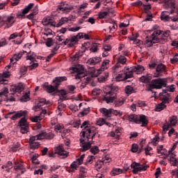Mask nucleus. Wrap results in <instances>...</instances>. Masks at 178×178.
Here are the masks:
<instances>
[{
	"mask_svg": "<svg viewBox=\"0 0 178 178\" xmlns=\"http://www.w3.org/2000/svg\"><path fill=\"white\" fill-rule=\"evenodd\" d=\"M109 76V73L108 72H104L103 74H102L99 78H97V80L99 83H104V81H106V79H108Z\"/></svg>",
	"mask_w": 178,
	"mask_h": 178,
	"instance_id": "26",
	"label": "nucleus"
},
{
	"mask_svg": "<svg viewBox=\"0 0 178 178\" xmlns=\"http://www.w3.org/2000/svg\"><path fill=\"white\" fill-rule=\"evenodd\" d=\"M135 72L133 71V68H131V70L127 72L124 73V80L126 81H127V79H131V77H133V73H134Z\"/></svg>",
	"mask_w": 178,
	"mask_h": 178,
	"instance_id": "31",
	"label": "nucleus"
},
{
	"mask_svg": "<svg viewBox=\"0 0 178 178\" xmlns=\"http://www.w3.org/2000/svg\"><path fill=\"white\" fill-rule=\"evenodd\" d=\"M170 123L171 126H176L177 124V116L172 115L170 118Z\"/></svg>",
	"mask_w": 178,
	"mask_h": 178,
	"instance_id": "35",
	"label": "nucleus"
},
{
	"mask_svg": "<svg viewBox=\"0 0 178 178\" xmlns=\"http://www.w3.org/2000/svg\"><path fill=\"white\" fill-rule=\"evenodd\" d=\"M8 92L9 90H8V88H4L3 91L0 92V97H2V95H8Z\"/></svg>",
	"mask_w": 178,
	"mask_h": 178,
	"instance_id": "63",
	"label": "nucleus"
},
{
	"mask_svg": "<svg viewBox=\"0 0 178 178\" xmlns=\"http://www.w3.org/2000/svg\"><path fill=\"white\" fill-rule=\"evenodd\" d=\"M15 17L13 16H8L7 17V19L6 20V27L5 29H9V27H12L13 26V23H15V21L13 20Z\"/></svg>",
	"mask_w": 178,
	"mask_h": 178,
	"instance_id": "23",
	"label": "nucleus"
},
{
	"mask_svg": "<svg viewBox=\"0 0 178 178\" xmlns=\"http://www.w3.org/2000/svg\"><path fill=\"white\" fill-rule=\"evenodd\" d=\"M115 80L117 81H123V80H124V76H123V74H120L115 76Z\"/></svg>",
	"mask_w": 178,
	"mask_h": 178,
	"instance_id": "61",
	"label": "nucleus"
},
{
	"mask_svg": "<svg viewBox=\"0 0 178 178\" xmlns=\"http://www.w3.org/2000/svg\"><path fill=\"white\" fill-rule=\"evenodd\" d=\"M47 105L48 103H47V100L45 99H40L39 100V104H37V106H35V108H40V106H42V105Z\"/></svg>",
	"mask_w": 178,
	"mask_h": 178,
	"instance_id": "45",
	"label": "nucleus"
},
{
	"mask_svg": "<svg viewBox=\"0 0 178 178\" xmlns=\"http://www.w3.org/2000/svg\"><path fill=\"white\" fill-rule=\"evenodd\" d=\"M169 13H170L169 11H163L161 15V19L164 22H169L170 20Z\"/></svg>",
	"mask_w": 178,
	"mask_h": 178,
	"instance_id": "25",
	"label": "nucleus"
},
{
	"mask_svg": "<svg viewBox=\"0 0 178 178\" xmlns=\"http://www.w3.org/2000/svg\"><path fill=\"white\" fill-rule=\"evenodd\" d=\"M19 131L22 133V134H26V133H29V125H22L21 127H19Z\"/></svg>",
	"mask_w": 178,
	"mask_h": 178,
	"instance_id": "32",
	"label": "nucleus"
},
{
	"mask_svg": "<svg viewBox=\"0 0 178 178\" xmlns=\"http://www.w3.org/2000/svg\"><path fill=\"white\" fill-rule=\"evenodd\" d=\"M118 63L113 67V73L114 74H118L120 70L119 68L120 67V64L121 65H124L126 64V62H127V58H126L124 56H120L118 58Z\"/></svg>",
	"mask_w": 178,
	"mask_h": 178,
	"instance_id": "7",
	"label": "nucleus"
},
{
	"mask_svg": "<svg viewBox=\"0 0 178 178\" xmlns=\"http://www.w3.org/2000/svg\"><path fill=\"white\" fill-rule=\"evenodd\" d=\"M113 109L110 108V109H106V108H100V112L101 113H102L103 115H104V116H109V115H111V113H112Z\"/></svg>",
	"mask_w": 178,
	"mask_h": 178,
	"instance_id": "28",
	"label": "nucleus"
},
{
	"mask_svg": "<svg viewBox=\"0 0 178 178\" xmlns=\"http://www.w3.org/2000/svg\"><path fill=\"white\" fill-rule=\"evenodd\" d=\"M83 33H79L76 35H71L70 38H67L64 42H63L60 45H67L70 48L74 47L79 42V40L83 38Z\"/></svg>",
	"mask_w": 178,
	"mask_h": 178,
	"instance_id": "5",
	"label": "nucleus"
},
{
	"mask_svg": "<svg viewBox=\"0 0 178 178\" xmlns=\"http://www.w3.org/2000/svg\"><path fill=\"white\" fill-rule=\"evenodd\" d=\"M77 165H79V162L77 161H74L71 165L70 167L72 169V172L74 170H77Z\"/></svg>",
	"mask_w": 178,
	"mask_h": 178,
	"instance_id": "52",
	"label": "nucleus"
},
{
	"mask_svg": "<svg viewBox=\"0 0 178 178\" xmlns=\"http://www.w3.org/2000/svg\"><path fill=\"white\" fill-rule=\"evenodd\" d=\"M72 70L77 73L75 75V79H83V77H86V73H84V68L82 65H78L76 67H72Z\"/></svg>",
	"mask_w": 178,
	"mask_h": 178,
	"instance_id": "8",
	"label": "nucleus"
},
{
	"mask_svg": "<svg viewBox=\"0 0 178 178\" xmlns=\"http://www.w3.org/2000/svg\"><path fill=\"white\" fill-rule=\"evenodd\" d=\"M158 140H159V136L156 135L155 137L152 139L151 144L154 146L156 145V144H158Z\"/></svg>",
	"mask_w": 178,
	"mask_h": 178,
	"instance_id": "59",
	"label": "nucleus"
},
{
	"mask_svg": "<svg viewBox=\"0 0 178 178\" xmlns=\"http://www.w3.org/2000/svg\"><path fill=\"white\" fill-rule=\"evenodd\" d=\"M24 90V86L23 83H19L18 85L15 86V91L16 92H22Z\"/></svg>",
	"mask_w": 178,
	"mask_h": 178,
	"instance_id": "42",
	"label": "nucleus"
},
{
	"mask_svg": "<svg viewBox=\"0 0 178 178\" xmlns=\"http://www.w3.org/2000/svg\"><path fill=\"white\" fill-rule=\"evenodd\" d=\"M139 72H144L145 69L142 65H137L136 67H132V72H137V74H138Z\"/></svg>",
	"mask_w": 178,
	"mask_h": 178,
	"instance_id": "40",
	"label": "nucleus"
},
{
	"mask_svg": "<svg viewBox=\"0 0 178 178\" xmlns=\"http://www.w3.org/2000/svg\"><path fill=\"white\" fill-rule=\"evenodd\" d=\"M140 166H141V163H136V161L132 163V164L131 165V169H134L132 172L134 175H137V173H138V168H140Z\"/></svg>",
	"mask_w": 178,
	"mask_h": 178,
	"instance_id": "24",
	"label": "nucleus"
},
{
	"mask_svg": "<svg viewBox=\"0 0 178 178\" xmlns=\"http://www.w3.org/2000/svg\"><path fill=\"white\" fill-rule=\"evenodd\" d=\"M35 55L34 53H31L26 56V60H31V62H34L35 60Z\"/></svg>",
	"mask_w": 178,
	"mask_h": 178,
	"instance_id": "41",
	"label": "nucleus"
},
{
	"mask_svg": "<svg viewBox=\"0 0 178 178\" xmlns=\"http://www.w3.org/2000/svg\"><path fill=\"white\" fill-rule=\"evenodd\" d=\"M177 144H178V140H177L172 145V147H171V149L168 151V155H170L171 152H173V151H175V149H176V147H177Z\"/></svg>",
	"mask_w": 178,
	"mask_h": 178,
	"instance_id": "60",
	"label": "nucleus"
},
{
	"mask_svg": "<svg viewBox=\"0 0 178 178\" xmlns=\"http://www.w3.org/2000/svg\"><path fill=\"white\" fill-rule=\"evenodd\" d=\"M44 115H47V110H42V112L40 113V115L31 117V120L34 123H38V122H40L42 120Z\"/></svg>",
	"mask_w": 178,
	"mask_h": 178,
	"instance_id": "16",
	"label": "nucleus"
},
{
	"mask_svg": "<svg viewBox=\"0 0 178 178\" xmlns=\"http://www.w3.org/2000/svg\"><path fill=\"white\" fill-rule=\"evenodd\" d=\"M151 80H152V76L150 74H147L146 75L142 76L139 79V81H140V83H144L145 84H148Z\"/></svg>",
	"mask_w": 178,
	"mask_h": 178,
	"instance_id": "19",
	"label": "nucleus"
},
{
	"mask_svg": "<svg viewBox=\"0 0 178 178\" xmlns=\"http://www.w3.org/2000/svg\"><path fill=\"white\" fill-rule=\"evenodd\" d=\"M101 60H102V58H101V57H93L88 60V63L90 66H95V65H97V63H99Z\"/></svg>",
	"mask_w": 178,
	"mask_h": 178,
	"instance_id": "20",
	"label": "nucleus"
},
{
	"mask_svg": "<svg viewBox=\"0 0 178 178\" xmlns=\"http://www.w3.org/2000/svg\"><path fill=\"white\" fill-rule=\"evenodd\" d=\"M168 84L166 83V79H156L151 81L149 84V88L147 91H152V90H161L163 87H166Z\"/></svg>",
	"mask_w": 178,
	"mask_h": 178,
	"instance_id": "3",
	"label": "nucleus"
},
{
	"mask_svg": "<svg viewBox=\"0 0 178 178\" xmlns=\"http://www.w3.org/2000/svg\"><path fill=\"white\" fill-rule=\"evenodd\" d=\"M55 137V135L52 132H42L40 133V138L41 140H52Z\"/></svg>",
	"mask_w": 178,
	"mask_h": 178,
	"instance_id": "18",
	"label": "nucleus"
},
{
	"mask_svg": "<svg viewBox=\"0 0 178 178\" xmlns=\"http://www.w3.org/2000/svg\"><path fill=\"white\" fill-rule=\"evenodd\" d=\"M34 6V3H31L26 6L25 8L23 9L22 14L17 15L18 19H23L27 15L28 12H30V10Z\"/></svg>",
	"mask_w": 178,
	"mask_h": 178,
	"instance_id": "14",
	"label": "nucleus"
},
{
	"mask_svg": "<svg viewBox=\"0 0 178 178\" xmlns=\"http://www.w3.org/2000/svg\"><path fill=\"white\" fill-rule=\"evenodd\" d=\"M27 115V111H18L14 115H13L10 119L12 120H16L19 119V118H22V116H26Z\"/></svg>",
	"mask_w": 178,
	"mask_h": 178,
	"instance_id": "21",
	"label": "nucleus"
},
{
	"mask_svg": "<svg viewBox=\"0 0 178 178\" xmlns=\"http://www.w3.org/2000/svg\"><path fill=\"white\" fill-rule=\"evenodd\" d=\"M37 140H42L40 134L31 137L29 139V143H35V141H37Z\"/></svg>",
	"mask_w": 178,
	"mask_h": 178,
	"instance_id": "37",
	"label": "nucleus"
},
{
	"mask_svg": "<svg viewBox=\"0 0 178 178\" xmlns=\"http://www.w3.org/2000/svg\"><path fill=\"white\" fill-rule=\"evenodd\" d=\"M161 33L162 31L157 30L152 34L151 37L146 36V40L145 41V44L148 48L152 47L154 44L161 42L159 35H161Z\"/></svg>",
	"mask_w": 178,
	"mask_h": 178,
	"instance_id": "4",
	"label": "nucleus"
},
{
	"mask_svg": "<svg viewBox=\"0 0 178 178\" xmlns=\"http://www.w3.org/2000/svg\"><path fill=\"white\" fill-rule=\"evenodd\" d=\"M18 126H29V122H27L26 118L24 117L19 121Z\"/></svg>",
	"mask_w": 178,
	"mask_h": 178,
	"instance_id": "38",
	"label": "nucleus"
},
{
	"mask_svg": "<svg viewBox=\"0 0 178 178\" xmlns=\"http://www.w3.org/2000/svg\"><path fill=\"white\" fill-rule=\"evenodd\" d=\"M124 104V99L122 97H120L117 101L115 102V106L119 107L122 106Z\"/></svg>",
	"mask_w": 178,
	"mask_h": 178,
	"instance_id": "39",
	"label": "nucleus"
},
{
	"mask_svg": "<svg viewBox=\"0 0 178 178\" xmlns=\"http://www.w3.org/2000/svg\"><path fill=\"white\" fill-rule=\"evenodd\" d=\"M80 142L82 143V148L81 149L82 152H85V151H88L91 148V145L94 144V140L88 141V143H84V139H80Z\"/></svg>",
	"mask_w": 178,
	"mask_h": 178,
	"instance_id": "13",
	"label": "nucleus"
},
{
	"mask_svg": "<svg viewBox=\"0 0 178 178\" xmlns=\"http://www.w3.org/2000/svg\"><path fill=\"white\" fill-rule=\"evenodd\" d=\"M55 154H57L59 155V156H61L63 159L67 158V156L69 155V152H66V150H65L63 148V145H60L58 147H57Z\"/></svg>",
	"mask_w": 178,
	"mask_h": 178,
	"instance_id": "10",
	"label": "nucleus"
},
{
	"mask_svg": "<svg viewBox=\"0 0 178 178\" xmlns=\"http://www.w3.org/2000/svg\"><path fill=\"white\" fill-rule=\"evenodd\" d=\"M46 45L47 47H52L54 45V40H52V38H48L47 41H46Z\"/></svg>",
	"mask_w": 178,
	"mask_h": 178,
	"instance_id": "54",
	"label": "nucleus"
},
{
	"mask_svg": "<svg viewBox=\"0 0 178 178\" xmlns=\"http://www.w3.org/2000/svg\"><path fill=\"white\" fill-rule=\"evenodd\" d=\"M106 13H107V16H109L110 17H112V16H115V11L112 8H107L106 10Z\"/></svg>",
	"mask_w": 178,
	"mask_h": 178,
	"instance_id": "48",
	"label": "nucleus"
},
{
	"mask_svg": "<svg viewBox=\"0 0 178 178\" xmlns=\"http://www.w3.org/2000/svg\"><path fill=\"white\" fill-rule=\"evenodd\" d=\"M108 29L110 30V33H112L113 31H115V30H116V28L115 27V22L114 21H112V22L109 23Z\"/></svg>",
	"mask_w": 178,
	"mask_h": 178,
	"instance_id": "47",
	"label": "nucleus"
},
{
	"mask_svg": "<svg viewBox=\"0 0 178 178\" xmlns=\"http://www.w3.org/2000/svg\"><path fill=\"white\" fill-rule=\"evenodd\" d=\"M160 99H161L162 102L159 104L155 108L156 112H161V111H163L165 108H166L165 104H169V99L170 98V95L169 93H166V90H163L162 92L159 93Z\"/></svg>",
	"mask_w": 178,
	"mask_h": 178,
	"instance_id": "2",
	"label": "nucleus"
},
{
	"mask_svg": "<svg viewBox=\"0 0 178 178\" xmlns=\"http://www.w3.org/2000/svg\"><path fill=\"white\" fill-rule=\"evenodd\" d=\"M60 83H56L55 86L52 85H48V83H44L43 85V88H45V90L47 92H49V94H51V92H55V91H59L58 90V88H59Z\"/></svg>",
	"mask_w": 178,
	"mask_h": 178,
	"instance_id": "11",
	"label": "nucleus"
},
{
	"mask_svg": "<svg viewBox=\"0 0 178 178\" xmlns=\"http://www.w3.org/2000/svg\"><path fill=\"white\" fill-rule=\"evenodd\" d=\"M109 62H111L109 60H104L102 62L101 67L99 70H97V72L96 74H94L92 76L98 77V76H99V74H101V72H104V70L108 69Z\"/></svg>",
	"mask_w": 178,
	"mask_h": 178,
	"instance_id": "12",
	"label": "nucleus"
},
{
	"mask_svg": "<svg viewBox=\"0 0 178 178\" xmlns=\"http://www.w3.org/2000/svg\"><path fill=\"white\" fill-rule=\"evenodd\" d=\"M172 166H177V159L172 157L169 159Z\"/></svg>",
	"mask_w": 178,
	"mask_h": 178,
	"instance_id": "50",
	"label": "nucleus"
},
{
	"mask_svg": "<svg viewBox=\"0 0 178 178\" xmlns=\"http://www.w3.org/2000/svg\"><path fill=\"white\" fill-rule=\"evenodd\" d=\"M142 123L141 127H146L148 124V118L145 115H140L138 118L137 124Z\"/></svg>",
	"mask_w": 178,
	"mask_h": 178,
	"instance_id": "17",
	"label": "nucleus"
},
{
	"mask_svg": "<svg viewBox=\"0 0 178 178\" xmlns=\"http://www.w3.org/2000/svg\"><path fill=\"white\" fill-rule=\"evenodd\" d=\"M89 49L93 53L97 52L98 51V46L97 45V43H93L92 47Z\"/></svg>",
	"mask_w": 178,
	"mask_h": 178,
	"instance_id": "51",
	"label": "nucleus"
},
{
	"mask_svg": "<svg viewBox=\"0 0 178 178\" xmlns=\"http://www.w3.org/2000/svg\"><path fill=\"white\" fill-rule=\"evenodd\" d=\"M67 81V78L66 76H57L53 80V83H62V81Z\"/></svg>",
	"mask_w": 178,
	"mask_h": 178,
	"instance_id": "30",
	"label": "nucleus"
},
{
	"mask_svg": "<svg viewBox=\"0 0 178 178\" xmlns=\"http://www.w3.org/2000/svg\"><path fill=\"white\" fill-rule=\"evenodd\" d=\"M69 22V19L66 17H62L58 23L57 24L58 27H60V26H63V24H65V23H67Z\"/></svg>",
	"mask_w": 178,
	"mask_h": 178,
	"instance_id": "33",
	"label": "nucleus"
},
{
	"mask_svg": "<svg viewBox=\"0 0 178 178\" xmlns=\"http://www.w3.org/2000/svg\"><path fill=\"white\" fill-rule=\"evenodd\" d=\"M84 156H86V154H82L80 158L76 159V161L78 162V166L81 165L83 163V161L84 160Z\"/></svg>",
	"mask_w": 178,
	"mask_h": 178,
	"instance_id": "62",
	"label": "nucleus"
},
{
	"mask_svg": "<svg viewBox=\"0 0 178 178\" xmlns=\"http://www.w3.org/2000/svg\"><path fill=\"white\" fill-rule=\"evenodd\" d=\"M99 19H105L106 16H108V13L106 11L100 12L98 14Z\"/></svg>",
	"mask_w": 178,
	"mask_h": 178,
	"instance_id": "53",
	"label": "nucleus"
},
{
	"mask_svg": "<svg viewBox=\"0 0 178 178\" xmlns=\"http://www.w3.org/2000/svg\"><path fill=\"white\" fill-rule=\"evenodd\" d=\"M22 56H23V52H19L18 54H14L13 58H10V63L14 65L17 60L22 59Z\"/></svg>",
	"mask_w": 178,
	"mask_h": 178,
	"instance_id": "22",
	"label": "nucleus"
},
{
	"mask_svg": "<svg viewBox=\"0 0 178 178\" xmlns=\"http://www.w3.org/2000/svg\"><path fill=\"white\" fill-rule=\"evenodd\" d=\"M138 33H136L135 35L132 34V35L129 36L128 39L130 40V41H134L136 40H137V38H138Z\"/></svg>",
	"mask_w": 178,
	"mask_h": 178,
	"instance_id": "55",
	"label": "nucleus"
},
{
	"mask_svg": "<svg viewBox=\"0 0 178 178\" xmlns=\"http://www.w3.org/2000/svg\"><path fill=\"white\" fill-rule=\"evenodd\" d=\"M165 70H166V66L165 65L161 63L156 66V72L157 73H162V72H165Z\"/></svg>",
	"mask_w": 178,
	"mask_h": 178,
	"instance_id": "27",
	"label": "nucleus"
},
{
	"mask_svg": "<svg viewBox=\"0 0 178 178\" xmlns=\"http://www.w3.org/2000/svg\"><path fill=\"white\" fill-rule=\"evenodd\" d=\"M131 151L132 152H137V151H138V145L136 143L133 144L131 147Z\"/></svg>",
	"mask_w": 178,
	"mask_h": 178,
	"instance_id": "64",
	"label": "nucleus"
},
{
	"mask_svg": "<svg viewBox=\"0 0 178 178\" xmlns=\"http://www.w3.org/2000/svg\"><path fill=\"white\" fill-rule=\"evenodd\" d=\"M29 94H30V92H26V93H25V95H24L21 97L22 102H27L29 101Z\"/></svg>",
	"mask_w": 178,
	"mask_h": 178,
	"instance_id": "49",
	"label": "nucleus"
},
{
	"mask_svg": "<svg viewBox=\"0 0 178 178\" xmlns=\"http://www.w3.org/2000/svg\"><path fill=\"white\" fill-rule=\"evenodd\" d=\"M152 151V147H149V145H147L145 148V155H151V152Z\"/></svg>",
	"mask_w": 178,
	"mask_h": 178,
	"instance_id": "56",
	"label": "nucleus"
},
{
	"mask_svg": "<svg viewBox=\"0 0 178 178\" xmlns=\"http://www.w3.org/2000/svg\"><path fill=\"white\" fill-rule=\"evenodd\" d=\"M29 145L31 149H37L40 147V143L38 142H31Z\"/></svg>",
	"mask_w": 178,
	"mask_h": 178,
	"instance_id": "43",
	"label": "nucleus"
},
{
	"mask_svg": "<svg viewBox=\"0 0 178 178\" xmlns=\"http://www.w3.org/2000/svg\"><path fill=\"white\" fill-rule=\"evenodd\" d=\"M118 91H119V88L116 86H113L109 91L106 92L103 101H105L106 104H113L115 99H118Z\"/></svg>",
	"mask_w": 178,
	"mask_h": 178,
	"instance_id": "1",
	"label": "nucleus"
},
{
	"mask_svg": "<svg viewBox=\"0 0 178 178\" xmlns=\"http://www.w3.org/2000/svg\"><path fill=\"white\" fill-rule=\"evenodd\" d=\"M90 152L91 154H93V155H95L99 152V148L98 147V146H93L90 149Z\"/></svg>",
	"mask_w": 178,
	"mask_h": 178,
	"instance_id": "46",
	"label": "nucleus"
},
{
	"mask_svg": "<svg viewBox=\"0 0 178 178\" xmlns=\"http://www.w3.org/2000/svg\"><path fill=\"white\" fill-rule=\"evenodd\" d=\"M43 26H54V22H51V19L44 18L42 20Z\"/></svg>",
	"mask_w": 178,
	"mask_h": 178,
	"instance_id": "34",
	"label": "nucleus"
},
{
	"mask_svg": "<svg viewBox=\"0 0 178 178\" xmlns=\"http://www.w3.org/2000/svg\"><path fill=\"white\" fill-rule=\"evenodd\" d=\"M57 12H66L67 13L73 10V6L66 3V2H61L60 5L58 6Z\"/></svg>",
	"mask_w": 178,
	"mask_h": 178,
	"instance_id": "9",
	"label": "nucleus"
},
{
	"mask_svg": "<svg viewBox=\"0 0 178 178\" xmlns=\"http://www.w3.org/2000/svg\"><path fill=\"white\" fill-rule=\"evenodd\" d=\"M98 134V130H97L95 127H85L84 129H82L81 134L82 137H86L87 141L90 140L91 138L92 141L94 139V137Z\"/></svg>",
	"mask_w": 178,
	"mask_h": 178,
	"instance_id": "6",
	"label": "nucleus"
},
{
	"mask_svg": "<svg viewBox=\"0 0 178 178\" xmlns=\"http://www.w3.org/2000/svg\"><path fill=\"white\" fill-rule=\"evenodd\" d=\"M120 173H123V170L120 168H115L111 171V176H118V175H120Z\"/></svg>",
	"mask_w": 178,
	"mask_h": 178,
	"instance_id": "36",
	"label": "nucleus"
},
{
	"mask_svg": "<svg viewBox=\"0 0 178 178\" xmlns=\"http://www.w3.org/2000/svg\"><path fill=\"white\" fill-rule=\"evenodd\" d=\"M128 120L129 122H134L137 124L138 122V115L136 114H131L129 115Z\"/></svg>",
	"mask_w": 178,
	"mask_h": 178,
	"instance_id": "29",
	"label": "nucleus"
},
{
	"mask_svg": "<svg viewBox=\"0 0 178 178\" xmlns=\"http://www.w3.org/2000/svg\"><path fill=\"white\" fill-rule=\"evenodd\" d=\"M149 166H148L147 164L141 165L139 167V168H137L138 170V172H141V170H147V168H149Z\"/></svg>",
	"mask_w": 178,
	"mask_h": 178,
	"instance_id": "57",
	"label": "nucleus"
},
{
	"mask_svg": "<svg viewBox=\"0 0 178 178\" xmlns=\"http://www.w3.org/2000/svg\"><path fill=\"white\" fill-rule=\"evenodd\" d=\"M134 92V89L132 86H127L125 88V93L127 94V95H130V94L133 93Z\"/></svg>",
	"mask_w": 178,
	"mask_h": 178,
	"instance_id": "44",
	"label": "nucleus"
},
{
	"mask_svg": "<svg viewBox=\"0 0 178 178\" xmlns=\"http://www.w3.org/2000/svg\"><path fill=\"white\" fill-rule=\"evenodd\" d=\"M38 14V6H35L33 10V12L30 13V15H31V16L34 17V16L37 15Z\"/></svg>",
	"mask_w": 178,
	"mask_h": 178,
	"instance_id": "58",
	"label": "nucleus"
},
{
	"mask_svg": "<svg viewBox=\"0 0 178 178\" xmlns=\"http://www.w3.org/2000/svg\"><path fill=\"white\" fill-rule=\"evenodd\" d=\"M164 8L167 9V10L170 9V13L171 15H173V13H175V10L176 9V3H175V1H173L168 2V3H165L164 4Z\"/></svg>",
	"mask_w": 178,
	"mask_h": 178,
	"instance_id": "15",
	"label": "nucleus"
}]
</instances>
